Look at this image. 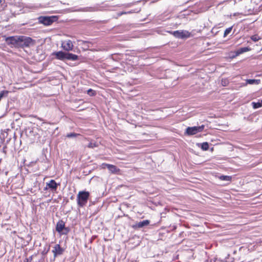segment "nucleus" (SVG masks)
<instances>
[{
	"mask_svg": "<svg viewBox=\"0 0 262 262\" xmlns=\"http://www.w3.org/2000/svg\"><path fill=\"white\" fill-rule=\"evenodd\" d=\"M5 42L11 47L16 48L29 47L34 43L31 37L23 35L7 37Z\"/></svg>",
	"mask_w": 262,
	"mask_h": 262,
	"instance_id": "1",
	"label": "nucleus"
},
{
	"mask_svg": "<svg viewBox=\"0 0 262 262\" xmlns=\"http://www.w3.org/2000/svg\"><path fill=\"white\" fill-rule=\"evenodd\" d=\"M90 197V193L86 191H80L77 196V204L82 207L86 205Z\"/></svg>",
	"mask_w": 262,
	"mask_h": 262,
	"instance_id": "2",
	"label": "nucleus"
},
{
	"mask_svg": "<svg viewBox=\"0 0 262 262\" xmlns=\"http://www.w3.org/2000/svg\"><path fill=\"white\" fill-rule=\"evenodd\" d=\"M58 18L56 16H41L38 17L39 23L47 26L51 25Z\"/></svg>",
	"mask_w": 262,
	"mask_h": 262,
	"instance_id": "3",
	"label": "nucleus"
},
{
	"mask_svg": "<svg viewBox=\"0 0 262 262\" xmlns=\"http://www.w3.org/2000/svg\"><path fill=\"white\" fill-rule=\"evenodd\" d=\"M55 229L60 235H67L70 231L69 228L65 227V222L62 220L57 223Z\"/></svg>",
	"mask_w": 262,
	"mask_h": 262,
	"instance_id": "4",
	"label": "nucleus"
},
{
	"mask_svg": "<svg viewBox=\"0 0 262 262\" xmlns=\"http://www.w3.org/2000/svg\"><path fill=\"white\" fill-rule=\"evenodd\" d=\"M204 128V125L199 126L188 127L186 129L185 133L188 135H194L198 133L202 132Z\"/></svg>",
	"mask_w": 262,
	"mask_h": 262,
	"instance_id": "5",
	"label": "nucleus"
},
{
	"mask_svg": "<svg viewBox=\"0 0 262 262\" xmlns=\"http://www.w3.org/2000/svg\"><path fill=\"white\" fill-rule=\"evenodd\" d=\"M171 34L174 37L181 39L189 38L191 35V33L186 30L175 31L171 32Z\"/></svg>",
	"mask_w": 262,
	"mask_h": 262,
	"instance_id": "6",
	"label": "nucleus"
},
{
	"mask_svg": "<svg viewBox=\"0 0 262 262\" xmlns=\"http://www.w3.org/2000/svg\"><path fill=\"white\" fill-rule=\"evenodd\" d=\"M60 184H57L54 180H51L49 182L46 183V186L44 190H47L50 189L53 192H56L58 186Z\"/></svg>",
	"mask_w": 262,
	"mask_h": 262,
	"instance_id": "7",
	"label": "nucleus"
},
{
	"mask_svg": "<svg viewBox=\"0 0 262 262\" xmlns=\"http://www.w3.org/2000/svg\"><path fill=\"white\" fill-rule=\"evenodd\" d=\"M73 44L71 40H67L63 41L61 43V48L66 51H72L73 49Z\"/></svg>",
	"mask_w": 262,
	"mask_h": 262,
	"instance_id": "8",
	"label": "nucleus"
},
{
	"mask_svg": "<svg viewBox=\"0 0 262 262\" xmlns=\"http://www.w3.org/2000/svg\"><path fill=\"white\" fill-rule=\"evenodd\" d=\"M64 252V249L62 248L59 244H56L53 247L52 252L54 257H56L58 255L62 254Z\"/></svg>",
	"mask_w": 262,
	"mask_h": 262,
	"instance_id": "9",
	"label": "nucleus"
},
{
	"mask_svg": "<svg viewBox=\"0 0 262 262\" xmlns=\"http://www.w3.org/2000/svg\"><path fill=\"white\" fill-rule=\"evenodd\" d=\"M103 165L106 166V168L112 173L120 174L121 171L120 169L117 168L115 165L110 164H104Z\"/></svg>",
	"mask_w": 262,
	"mask_h": 262,
	"instance_id": "10",
	"label": "nucleus"
},
{
	"mask_svg": "<svg viewBox=\"0 0 262 262\" xmlns=\"http://www.w3.org/2000/svg\"><path fill=\"white\" fill-rule=\"evenodd\" d=\"M67 53L63 51L55 52L52 53L53 55L55 56L57 59L63 60L66 58Z\"/></svg>",
	"mask_w": 262,
	"mask_h": 262,
	"instance_id": "11",
	"label": "nucleus"
},
{
	"mask_svg": "<svg viewBox=\"0 0 262 262\" xmlns=\"http://www.w3.org/2000/svg\"><path fill=\"white\" fill-rule=\"evenodd\" d=\"M149 220H144L143 221L140 222L136 224V225L134 226V227L141 228H142L144 226H147L149 224Z\"/></svg>",
	"mask_w": 262,
	"mask_h": 262,
	"instance_id": "12",
	"label": "nucleus"
},
{
	"mask_svg": "<svg viewBox=\"0 0 262 262\" xmlns=\"http://www.w3.org/2000/svg\"><path fill=\"white\" fill-rule=\"evenodd\" d=\"M66 59L75 61L78 59V56L77 55L68 52L66 54Z\"/></svg>",
	"mask_w": 262,
	"mask_h": 262,
	"instance_id": "13",
	"label": "nucleus"
},
{
	"mask_svg": "<svg viewBox=\"0 0 262 262\" xmlns=\"http://www.w3.org/2000/svg\"><path fill=\"white\" fill-rule=\"evenodd\" d=\"M260 80L259 79H247L246 80V83L244 84V86H246L247 84H258L260 83Z\"/></svg>",
	"mask_w": 262,
	"mask_h": 262,
	"instance_id": "14",
	"label": "nucleus"
},
{
	"mask_svg": "<svg viewBox=\"0 0 262 262\" xmlns=\"http://www.w3.org/2000/svg\"><path fill=\"white\" fill-rule=\"evenodd\" d=\"M251 50V49L248 47H244L239 49L237 52V54H240L246 52H248Z\"/></svg>",
	"mask_w": 262,
	"mask_h": 262,
	"instance_id": "15",
	"label": "nucleus"
},
{
	"mask_svg": "<svg viewBox=\"0 0 262 262\" xmlns=\"http://www.w3.org/2000/svg\"><path fill=\"white\" fill-rule=\"evenodd\" d=\"M252 105L254 109L259 108L262 106V100L257 102H253Z\"/></svg>",
	"mask_w": 262,
	"mask_h": 262,
	"instance_id": "16",
	"label": "nucleus"
},
{
	"mask_svg": "<svg viewBox=\"0 0 262 262\" xmlns=\"http://www.w3.org/2000/svg\"><path fill=\"white\" fill-rule=\"evenodd\" d=\"M251 39L254 41L256 42L261 39V37L258 34H254L250 37Z\"/></svg>",
	"mask_w": 262,
	"mask_h": 262,
	"instance_id": "17",
	"label": "nucleus"
},
{
	"mask_svg": "<svg viewBox=\"0 0 262 262\" xmlns=\"http://www.w3.org/2000/svg\"><path fill=\"white\" fill-rule=\"evenodd\" d=\"M209 146L208 142H203L201 145V148L203 150H207L209 149Z\"/></svg>",
	"mask_w": 262,
	"mask_h": 262,
	"instance_id": "18",
	"label": "nucleus"
},
{
	"mask_svg": "<svg viewBox=\"0 0 262 262\" xmlns=\"http://www.w3.org/2000/svg\"><path fill=\"white\" fill-rule=\"evenodd\" d=\"M232 27H230L227 28L224 31V37L227 36L231 32V31H232Z\"/></svg>",
	"mask_w": 262,
	"mask_h": 262,
	"instance_id": "19",
	"label": "nucleus"
},
{
	"mask_svg": "<svg viewBox=\"0 0 262 262\" xmlns=\"http://www.w3.org/2000/svg\"><path fill=\"white\" fill-rule=\"evenodd\" d=\"M220 179L223 181H230L231 180V177L228 176H221L220 177Z\"/></svg>",
	"mask_w": 262,
	"mask_h": 262,
	"instance_id": "20",
	"label": "nucleus"
},
{
	"mask_svg": "<svg viewBox=\"0 0 262 262\" xmlns=\"http://www.w3.org/2000/svg\"><path fill=\"white\" fill-rule=\"evenodd\" d=\"M9 92L8 91H2L0 93V98H2L3 97L7 96Z\"/></svg>",
	"mask_w": 262,
	"mask_h": 262,
	"instance_id": "21",
	"label": "nucleus"
},
{
	"mask_svg": "<svg viewBox=\"0 0 262 262\" xmlns=\"http://www.w3.org/2000/svg\"><path fill=\"white\" fill-rule=\"evenodd\" d=\"M9 92L8 91H2L0 93V98H2L3 97L7 96Z\"/></svg>",
	"mask_w": 262,
	"mask_h": 262,
	"instance_id": "22",
	"label": "nucleus"
},
{
	"mask_svg": "<svg viewBox=\"0 0 262 262\" xmlns=\"http://www.w3.org/2000/svg\"><path fill=\"white\" fill-rule=\"evenodd\" d=\"M79 135H80V134H76L75 133H71L68 134L66 135V137L67 138H72V137H76Z\"/></svg>",
	"mask_w": 262,
	"mask_h": 262,
	"instance_id": "23",
	"label": "nucleus"
},
{
	"mask_svg": "<svg viewBox=\"0 0 262 262\" xmlns=\"http://www.w3.org/2000/svg\"><path fill=\"white\" fill-rule=\"evenodd\" d=\"M88 94L90 96H95L96 95V92L94 90L90 89L88 90Z\"/></svg>",
	"mask_w": 262,
	"mask_h": 262,
	"instance_id": "24",
	"label": "nucleus"
},
{
	"mask_svg": "<svg viewBox=\"0 0 262 262\" xmlns=\"http://www.w3.org/2000/svg\"><path fill=\"white\" fill-rule=\"evenodd\" d=\"M97 146V144L96 143H92V142H90L89 143L88 145V147L89 148H94L95 147H96Z\"/></svg>",
	"mask_w": 262,
	"mask_h": 262,
	"instance_id": "25",
	"label": "nucleus"
},
{
	"mask_svg": "<svg viewBox=\"0 0 262 262\" xmlns=\"http://www.w3.org/2000/svg\"><path fill=\"white\" fill-rule=\"evenodd\" d=\"M227 80L226 79H222V84L223 85L225 86L227 84Z\"/></svg>",
	"mask_w": 262,
	"mask_h": 262,
	"instance_id": "26",
	"label": "nucleus"
},
{
	"mask_svg": "<svg viewBox=\"0 0 262 262\" xmlns=\"http://www.w3.org/2000/svg\"><path fill=\"white\" fill-rule=\"evenodd\" d=\"M6 148H7V146H4V148H3V152H4L5 154H6Z\"/></svg>",
	"mask_w": 262,
	"mask_h": 262,
	"instance_id": "27",
	"label": "nucleus"
},
{
	"mask_svg": "<svg viewBox=\"0 0 262 262\" xmlns=\"http://www.w3.org/2000/svg\"><path fill=\"white\" fill-rule=\"evenodd\" d=\"M105 164L104 163H102V165H101V167L103 169L105 168L106 167V166L105 165H104L103 164Z\"/></svg>",
	"mask_w": 262,
	"mask_h": 262,
	"instance_id": "28",
	"label": "nucleus"
},
{
	"mask_svg": "<svg viewBox=\"0 0 262 262\" xmlns=\"http://www.w3.org/2000/svg\"><path fill=\"white\" fill-rule=\"evenodd\" d=\"M2 0H0V4L2 3Z\"/></svg>",
	"mask_w": 262,
	"mask_h": 262,
	"instance_id": "29",
	"label": "nucleus"
}]
</instances>
